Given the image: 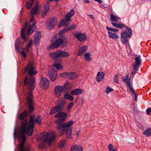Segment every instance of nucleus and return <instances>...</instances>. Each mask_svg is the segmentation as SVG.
<instances>
[{
    "mask_svg": "<svg viewBox=\"0 0 151 151\" xmlns=\"http://www.w3.org/2000/svg\"><path fill=\"white\" fill-rule=\"evenodd\" d=\"M25 71H28L29 74L31 78L29 82L28 77L27 76L25 78L24 81V85L27 87L30 86L31 87V91H33L35 87V78L33 76L36 74L37 72L35 70L33 65L31 63H30L27 66Z\"/></svg>",
    "mask_w": 151,
    "mask_h": 151,
    "instance_id": "f257e3e1",
    "label": "nucleus"
},
{
    "mask_svg": "<svg viewBox=\"0 0 151 151\" xmlns=\"http://www.w3.org/2000/svg\"><path fill=\"white\" fill-rule=\"evenodd\" d=\"M111 24L114 27L121 29L127 27V29L121 34V40L122 42L126 46L129 47L128 38H130L132 35V31L130 27L127 26L123 24H117L111 22Z\"/></svg>",
    "mask_w": 151,
    "mask_h": 151,
    "instance_id": "f03ea898",
    "label": "nucleus"
},
{
    "mask_svg": "<svg viewBox=\"0 0 151 151\" xmlns=\"http://www.w3.org/2000/svg\"><path fill=\"white\" fill-rule=\"evenodd\" d=\"M35 115H29V121L27 122V121H23L21 122V128L24 127L26 130V132L28 135L31 136L33 132L34 129L35 122Z\"/></svg>",
    "mask_w": 151,
    "mask_h": 151,
    "instance_id": "7ed1b4c3",
    "label": "nucleus"
},
{
    "mask_svg": "<svg viewBox=\"0 0 151 151\" xmlns=\"http://www.w3.org/2000/svg\"><path fill=\"white\" fill-rule=\"evenodd\" d=\"M28 27H29V28L27 30L26 33L27 35H31L34 31H35V29L36 27L35 22H34L31 25H30L28 22H25L24 27L22 28L20 34L21 38L25 41H27V40L26 37L25 32Z\"/></svg>",
    "mask_w": 151,
    "mask_h": 151,
    "instance_id": "20e7f679",
    "label": "nucleus"
},
{
    "mask_svg": "<svg viewBox=\"0 0 151 151\" xmlns=\"http://www.w3.org/2000/svg\"><path fill=\"white\" fill-rule=\"evenodd\" d=\"M55 134H49L46 132L41 133L36 137L37 141L45 142L50 145L51 142L55 139Z\"/></svg>",
    "mask_w": 151,
    "mask_h": 151,
    "instance_id": "39448f33",
    "label": "nucleus"
},
{
    "mask_svg": "<svg viewBox=\"0 0 151 151\" xmlns=\"http://www.w3.org/2000/svg\"><path fill=\"white\" fill-rule=\"evenodd\" d=\"M26 130L24 129V127L21 128L20 130L18 132V138L19 139H22L20 144L19 151H30V148L27 146L24 147V145L25 142L26 137L25 136V132Z\"/></svg>",
    "mask_w": 151,
    "mask_h": 151,
    "instance_id": "423d86ee",
    "label": "nucleus"
},
{
    "mask_svg": "<svg viewBox=\"0 0 151 151\" xmlns=\"http://www.w3.org/2000/svg\"><path fill=\"white\" fill-rule=\"evenodd\" d=\"M64 43L67 44V41L65 36L63 35L60 36L59 38L57 39L51 45L48 47V49L51 50L58 48L63 45Z\"/></svg>",
    "mask_w": 151,
    "mask_h": 151,
    "instance_id": "0eeeda50",
    "label": "nucleus"
},
{
    "mask_svg": "<svg viewBox=\"0 0 151 151\" xmlns=\"http://www.w3.org/2000/svg\"><path fill=\"white\" fill-rule=\"evenodd\" d=\"M65 119V118H61L55 121V123L57 124V128L58 130H60L62 128L71 127L73 124V122L72 120L63 123Z\"/></svg>",
    "mask_w": 151,
    "mask_h": 151,
    "instance_id": "6e6552de",
    "label": "nucleus"
},
{
    "mask_svg": "<svg viewBox=\"0 0 151 151\" xmlns=\"http://www.w3.org/2000/svg\"><path fill=\"white\" fill-rule=\"evenodd\" d=\"M49 56L54 60H56L58 58L68 57L69 54L64 51L58 50L55 52L50 53Z\"/></svg>",
    "mask_w": 151,
    "mask_h": 151,
    "instance_id": "1a4fd4ad",
    "label": "nucleus"
},
{
    "mask_svg": "<svg viewBox=\"0 0 151 151\" xmlns=\"http://www.w3.org/2000/svg\"><path fill=\"white\" fill-rule=\"evenodd\" d=\"M69 89V85L68 84L64 85L63 86H58L54 89L55 94L57 98H59L61 96L62 92L63 91L65 90L67 91Z\"/></svg>",
    "mask_w": 151,
    "mask_h": 151,
    "instance_id": "9d476101",
    "label": "nucleus"
},
{
    "mask_svg": "<svg viewBox=\"0 0 151 151\" xmlns=\"http://www.w3.org/2000/svg\"><path fill=\"white\" fill-rule=\"evenodd\" d=\"M135 63L132 65V66L134 70V71L132 72V75H134L137 73L138 70V67L140 66L141 63V59L140 55H135Z\"/></svg>",
    "mask_w": 151,
    "mask_h": 151,
    "instance_id": "9b49d317",
    "label": "nucleus"
},
{
    "mask_svg": "<svg viewBox=\"0 0 151 151\" xmlns=\"http://www.w3.org/2000/svg\"><path fill=\"white\" fill-rule=\"evenodd\" d=\"M58 23L57 19L53 17L50 18L46 23V27L49 30L53 29Z\"/></svg>",
    "mask_w": 151,
    "mask_h": 151,
    "instance_id": "f8f14e48",
    "label": "nucleus"
},
{
    "mask_svg": "<svg viewBox=\"0 0 151 151\" xmlns=\"http://www.w3.org/2000/svg\"><path fill=\"white\" fill-rule=\"evenodd\" d=\"M71 127L63 128L61 131V134H63L66 132V137L67 139H72L71 137L72 129Z\"/></svg>",
    "mask_w": 151,
    "mask_h": 151,
    "instance_id": "ddd939ff",
    "label": "nucleus"
},
{
    "mask_svg": "<svg viewBox=\"0 0 151 151\" xmlns=\"http://www.w3.org/2000/svg\"><path fill=\"white\" fill-rule=\"evenodd\" d=\"M74 37L76 38L78 40L81 42H84L87 40L86 35L85 33L77 32L73 34Z\"/></svg>",
    "mask_w": 151,
    "mask_h": 151,
    "instance_id": "4468645a",
    "label": "nucleus"
},
{
    "mask_svg": "<svg viewBox=\"0 0 151 151\" xmlns=\"http://www.w3.org/2000/svg\"><path fill=\"white\" fill-rule=\"evenodd\" d=\"M40 84L42 89H47L49 86L50 82L48 79L42 77L40 80Z\"/></svg>",
    "mask_w": 151,
    "mask_h": 151,
    "instance_id": "2eb2a0df",
    "label": "nucleus"
},
{
    "mask_svg": "<svg viewBox=\"0 0 151 151\" xmlns=\"http://www.w3.org/2000/svg\"><path fill=\"white\" fill-rule=\"evenodd\" d=\"M49 77L50 80L54 81L56 79L57 75V72L54 68H51L49 72Z\"/></svg>",
    "mask_w": 151,
    "mask_h": 151,
    "instance_id": "dca6fc26",
    "label": "nucleus"
},
{
    "mask_svg": "<svg viewBox=\"0 0 151 151\" xmlns=\"http://www.w3.org/2000/svg\"><path fill=\"white\" fill-rule=\"evenodd\" d=\"M75 11L74 9H71L66 15L65 17V21L68 22L70 20L71 17L74 14Z\"/></svg>",
    "mask_w": 151,
    "mask_h": 151,
    "instance_id": "f3484780",
    "label": "nucleus"
},
{
    "mask_svg": "<svg viewBox=\"0 0 151 151\" xmlns=\"http://www.w3.org/2000/svg\"><path fill=\"white\" fill-rule=\"evenodd\" d=\"M41 37V33L39 31L35 34L34 38V45H38L39 44Z\"/></svg>",
    "mask_w": 151,
    "mask_h": 151,
    "instance_id": "a211bd4d",
    "label": "nucleus"
},
{
    "mask_svg": "<svg viewBox=\"0 0 151 151\" xmlns=\"http://www.w3.org/2000/svg\"><path fill=\"white\" fill-rule=\"evenodd\" d=\"M21 38L19 37L16 40L15 43V47L17 52H20L19 47L21 45Z\"/></svg>",
    "mask_w": 151,
    "mask_h": 151,
    "instance_id": "6ab92c4d",
    "label": "nucleus"
},
{
    "mask_svg": "<svg viewBox=\"0 0 151 151\" xmlns=\"http://www.w3.org/2000/svg\"><path fill=\"white\" fill-rule=\"evenodd\" d=\"M83 149L82 146L76 145L72 146L70 148L71 151H82Z\"/></svg>",
    "mask_w": 151,
    "mask_h": 151,
    "instance_id": "aec40b11",
    "label": "nucleus"
},
{
    "mask_svg": "<svg viewBox=\"0 0 151 151\" xmlns=\"http://www.w3.org/2000/svg\"><path fill=\"white\" fill-rule=\"evenodd\" d=\"M104 72H98L96 76V81L98 82H100L101 81V79H103L104 78Z\"/></svg>",
    "mask_w": 151,
    "mask_h": 151,
    "instance_id": "412c9836",
    "label": "nucleus"
},
{
    "mask_svg": "<svg viewBox=\"0 0 151 151\" xmlns=\"http://www.w3.org/2000/svg\"><path fill=\"white\" fill-rule=\"evenodd\" d=\"M87 47L86 46H81L78 52V55L80 56L82 55L87 50Z\"/></svg>",
    "mask_w": 151,
    "mask_h": 151,
    "instance_id": "4be33fe9",
    "label": "nucleus"
},
{
    "mask_svg": "<svg viewBox=\"0 0 151 151\" xmlns=\"http://www.w3.org/2000/svg\"><path fill=\"white\" fill-rule=\"evenodd\" d=\"M108 33L109 38H112L114 40H116L119 39V36L117 34L109 31H108Z\"/></svg>",
    "mask_w": 151,
    "mask_h": 151,
    "instance_id": "5701e85b",
    "label": "nucleus"
},
{
    "mask_svg": "<svg viewBox=\"0 0 151 151\" xmlns=\"http://www.w3.org/2000/svg\"><path fill=\"white\" fill-rule=\"evenodd\" d=\"M125 84L127 86L129 87V90L131 91L133 94H134V95L135 94H136L132 87V84L129 82V79L127 80L125 82Z\"/></svg>",
    "mask_w": 151,
    "mask_h": 151,
    "instance_id": "b1692460",
    "label": "nucleus"
},
{
    "mask_svg": "<svg viewBox=\"0 0 151 151\" xmlns=\"http://www.w3.org/2000/svg\"><path fill=\"white\" fill-rule=\"evenodd\" d=\"M67 116V114L65 113L63 111H59L55 115L54 117L56 118L61 117L66 118Z\"/></svg>",
    "mask_w": 151,
    "mask_h": 151,
    "instance_id": "393cba45",
    "label": "nucleus"
},
{
    "mask_svg": "<svg viewBox=\"0 0 151 151\" xmlns=\"http://www.w3.org/2000/svg\"><path fill=\"white\" fill-rule=\"evenodd\" d=\"M83 92L82 89L77 88L72 91L71 92V94L73 95H78L82 94Z\"/></svg>",
    "mask_w": 151,
    "mask_h": 151,
    "instance_id": "a878e982",
    "label": "nucleus"
},
{
    "mask_svg": "<svg viewBox=\"0 0 151 151\" xmlns=\"http://www.w3.org/2000/svg\"><path fill=\"white\" fill-rule=\"evenodd\" d=\"M66 104V102L64 99L60 100L59 101L58 105H56L58 109H59L61 110L62 109Z\"/></svg>",
    "mask_w": 151,
    "mask_h": 151,
    "instance_id": "bb28decb",
    "label": "nucleus"
},
{
    "mask_svg": "<svg viewBox=\"0 0 151 151\" xmlns=\"http://www.w3.org/2000/svg\"><path fill=\"white\" fill-rule=\"evenodd\" d=\"M61 110L58 109L57 106L52 107L50 112V115H53L57 112L60 111Z\"/></svg>",
    "mask_w": 151,
    "mask_h": 151,
    "instance_id": "cd10ccee",
    "label": "nucleus"
},
{
    "mask_svg": "<svg viewBox=\"0 0 151 151\" xmlns=\"http://www.w3.org/2000/svg\"><path fill=\"white\" fill-rule=\"evenodd\" d=\"M28 114V111H27L25 110L24 112L21 113L19 116V118L22 120H24V119L26 118Z\"/></svg>",
    "mask_w": 151,
    "mask_h": 151,
    "instance_id": "c85d7f7f",
    "label": "nucleus"
},
{
    "mask_svg": "<svg viewBox=\"0 0 151 151\" xmlns=\"http://www.w3.org/2000/svg\"><path fill=\"white\" fill-rule=\"evenodd\" d=\"M110 19L111 22H116L118 21L119 19H120V18L112 14L110 15Z\"/></svg>",
    "mask_w": 151,
    "mask_h": 151,
    "instance_id": "c756f323",
    "label": "nucleus"
},
{
    "mask_svg": "<svg viewBox=\"0 0 151 151\" xmlns=\"http://www.w3.org/2000/svg\"><path fill=\"white\" fill-rule=\"evenodd\" d=\"M42 119V116L41 115H38L35 119V122H36L38 125L41 124Z\"/></svg>",
    "mask_w": 151,
    "mask_h": 151,
    "instance_id": "7c9ffc66",
    "label": "nucleus"
},
{
    "mask_svg": "<svg viewBox=\"0 0 151 151\" xmlns=\"http://www.w3.org/2000/svg\"><path fill=\"white\" fill-rule=\"evenodd\" d=\"M38 6H36L33 7L31 10V13L32 15H34L38 13Z\"/></svg>",
    "mask_w": 151,
    "mask_h": 151,
    "instance_id": "2f4dec72",
    "label": "nucleus"
},
{
    "mask_svg": "<svg viewBox=\"0 0 151 151\" xmlns=\"http://www.w3.org/2000/svg\"><path fill=\"white\" fill-rule=\"evenodd\" d=\"M77 77V75L74 72H70L68 75V78L69 79H74Z\"/></svg>",
    "mask_w": 151,
    "mask_h": 151,
    "instance_id": "473e14b6",
    "label": "nucleus"
},
{
    "mask_svg": "<svg viewBox=\"0 0 151 151\" xmlns=\"http://www.w3.org/2000/svg\"><path fill=\"white\" fill-rule=\"evenodd\" d=\"M144 135L147 137H149L151 136V128H148L146 129L143 132Z\"/></svg>",
    "mask_w": 151,
    "mask_h": 151,
    "instance_id": "72a5a7b5",
    "label": "nucleus"
},
{
    "mask_svg": "<svg viewBox=\"0 0 151 151\" xmlns=\"http://www.w3.org/2000/svg\"><path fill=\"white\" fill-rule=\"evenodd\" d=\"M28 108L29 109V113L31 114L33 113L34 109V107L33 106V103H31V102L30 103H29Z\"/></svg>",
    "mask_w": 151,
    "mask_h": 151,
    "instance_id": "f704fd0d",
    "label": "nucleus"
},
{
    "mask_svg": "<svg viewBox=\"0 0 151 151\" xmlns=\"http://www.w3.org/2000/svg\"><path fill=\"white\" fill-rule=\"evenodd\" d=\"M32 98L33 95L32 94V92L31 91H30L28 93L27 98V101L29 103H30L31 102V103H33L32 100Z\"/></svg>",
    "mask_w": 151,
    "mask_h": 151,
    "instance_id": "c9c22d12",
    "label": "nucleus"
},
{
    "mask_svg": "<svg viewBox=\"0 0 151 151\" xmlns=\"http://www.w3.org/2000/svg\"><path fill=\"white\" fill-rule=\"evenodd\" d=\"M64 98L65 99H68L70 101H72L73 99V96L68 93L65 94L64 96Z\"/></svg>",
    "mask_w": 151,
    "mask_h": 151,
    "instance_id": "e433bc0d",
    "label": "nucleus"
},
{
    "mask_svg": "<svg viewBox=\"0 0 151 151\" xmlns=\"http://www.w3.org/2000/svg\"><path fill=\"white\" fill-rule=\"evenodd\" d=\"M45 142H42L39 143L38 145V148L40 149H43L44 148H45L46 143Z\"/></svg>",
    "mask_w": 151,
    "mask_h": 151,
    "instance_id": "4c0bfd02",
    "label": "nucleus"
},
{
    "mask_svg": "<svg viewBox=\"0 0 151 151\" xmlns=\"http://www.w3.org/2000/svg\"><path fill=\"white\" fill-rule=\"evenodd\" d=\"M50 8V5L49 2H47L44 6L43 9L48 12Z\"/></svg>",
    "mask_w": 151,
    "mask_h": 151,
    "instance_id": "58836bf2",
    "label": "nucleus"
},
{
    "mask_svg": "<svg viewBox=\"0 0 151 151\" xmlns=\"http://www.w3.org/2000/svg\"><path fill=\"white\" fill-rule=\"evenodd\" d=\"M68 31V30L67 28H66L59 32L58 33V34L60 36H61V35H64L63 34Z\"/></svg>",
    "mask_w": 151,
    "mask_h": 151,
    "instance_id": "ea45409f",
    "label": "nucleus"
},
{
    "mask_svg": "<svg viewBox=\"0 0 151 151\" xmlns=\"http://www.w3.org/2000/svg\"><path fill=\"white\" fill-rule=\"evenodd\" d=\"M32 40H31L29 42L28 44L26 46L25 48V50L27 52H28L30 46L32 45Z\"/></svg>",
    "mask_w": 151,
    "mask_h": 151,
    "instance_id": "a19ab883",
    "label": "nucleus"
},
{
    "mask_svg": "<svg viewBox=\"0 0 151 151\" xmlns=\"http://www.w3.org/2000/svg\"><path fill=\"white\" fill-rule=\"evenodd\" d=\"M106 28L108 30L114 32H118L119 31L118 29L115 28L109 27H106Z\"/></svg>",
    "mask_w": 151,
    "mask_h": 151,
    "instance_id": "79ce46f5",
    "label": "nucleus"
},
{
    "mask_svg": "<svg viewBox=\"0 0 151 151\" xmlns=\"http://www.w3.org/2000/svg\"><path fill=\"white\" fill-rule=\"evenodd\" d=\"M90 53H86L84 55V58L87 61H89L91 60V58L90 56Z\"/></svg>",
    "mask_w": 151,
    "mask_h": 151,
    "instance_id": "37998d69",
    "label": "nucleus"
},
{
    "mask_svg": "<svg viewBox=\"0 0 151 151\" xmlns=\"http://www.w3.org/2000/svg\"><path fill=\"white\" fill-rule=\"evenodd\" d=\"M69 74V72H65L63 73H60V77L63 78H68V75Z\"/></svg>",
    "mask_w": 151,
    "mask_h": 151,
    "instance_id": "c03bdc74",
    "label": "nucleus"
},
{
    "mask_svg": "<svg viewBox=\"0 0 151 151\" xmlns=\"http://www.w3.org/2000/svg\"><path fill=\"white\" fill-rule=\"evenodd\" d=\"M54 66L55 67L56 69L59 70H61L62 69L63 67L62 66V65L60 64H54Z\"/></svg>",
    "mask_w": 151,
    "mask_h": 151,
    "instance_id": "a18cd8bd",
    "label": "nucleus"
},
{
    "mask_svg": "<svg viewBox=\"0 0 151 151\" xmlns=\"http://www.w3.org/2000/svg\"><path fill=\"white\" fill-rule=\"evenodd\" d=\"M33 4V2L31 3V2L29 1L27 2L26 4L27 9H30L32 7Z\"/></svg>",
    "mask_w": 151,
    "mask_h": 151,
    "instance_id": "49530a36",
    "label": "nucleus"
},
{
    "mask_svg": "<svg viewBox=\"0 0 151 151\" xmlns=\"http://www.w3.org/2000/svg\"><path fill=\"white\" fill-rule=\"evenodd\" d=\"M74 104V103L73 102H70L68 105L67 106V110L69 111L70 109L71 108Z\"/></svg>",
    "mask_w": 151,
    "mask_h": 151,
    "instance_id": "de8ad7c7",
    "label": "nucleus"
},
{
    "mask_svg": "<svg viewBox=\"0 0 151 151\" xmlns=\"http://www.w3.org/2000/svg\"><path fill=\"white\" fill-rule=\"evenodd\" d=\"M113 81L118 84L119 83L118 76L117 74H115L113 78Z\"/></svg>",
    "mask_w": 151,
    "mask_h": 151,
    "instance_id": "09e8293b",
    "label": "nucleus"
},
{
    "mask_svg": "<svg viewBox=\"0 0 151 151\" xmlns=\"http://www.w3.org/2000/svg\"><path fill=\"white\" fill-rule=\"evenodd\" d=\"M108 147L109 148V151H115L113 146L111 144L109 145Z\"/></svg>",
    "mask_w": 151,
    "mask_h": 151,
    "instance_id": "8fccbe9b",
    "label": "nucleus"
},
{
    "mask_svg": "<svg viewBox=\"0 0 151 151\" xmlns=\"http://www.w3.org/2000/svg\"><path fill=\"white\" fill-rule=\"evenodd\" d=\"M113 89L112 88H111L109 87H107L106 89L105 92L107 93L113 91Z\"/></svg>",
    "mask_w": 151,
    "mask_h": 151,
    "instance_id": "3c124183",
    "label": "nucleus"
},
{
    "mask_svg": "<svg viewBox=\"0 0 151 151\" xmlns=\"http://www.w3.org/2000/svg\"><path fill=\"white\" fill-rule=\"evenodd\" d=\"M66 22L65 21V20H64V19H62L60 22V24H61L62 26H63L65 27L66 26L68 25L66 23Z\"/></svg>",
    "mask_w": 151,
    "mask_h": 151,
    "instance_id": "603ef678",
    "label": "nucleus"
},
{
    "mask_svg": "<svg viewBox=\"0 0 151 151\" xmlns=\"http://www.w3.org/2000/svg\"><path fill=\"white\" fill-rule=\"evenodd\" d=\"M65 140L62 141L59 144V147L60 148L63 147L65 145Z\"/></svg>",
    "mask_w": 151,
    "mask_h": 151,
    "instance_id": "864d4df0",
    "label": "nucleus"
},
{
    "mask_svg": "<svg viewBox=\"0 0 151 151\" xmlns=\"http://www.w3.org/2000/svg\"><path fill=\"white\" fill-rule=\"evenodd\" d=\"M76 27V25L75 24H73L70 27H67L68 31L72 30L75 29Z\"/></svg>",
    "mask_w": 151,
    "mask_h": 151,
    "instance_id": "5fc2aeb1",
    "label": "nucleus"
},
{
    "mask_svg": "<svg viewBox=\"0 0 151 151\" xmlns=\"http://www.w3.org/2000/svg\"><path fill=\"white\" fill-rule=\"evenodd\" d=\"M128 77H129V76L128 75H127L125 76V78H124V77H122V78L123 79V80H122L123 82H125L126 81H127V80H128L129 79V81H130V79L129 78V79H128Z\"/></svg>",
    "mask_w": 151,
    "mask_h": 151,
    "instance_id": "6e6d98bb",
    "label": "nucleus"
},
{
    "mask_svg": "<svg viewBox=\"0 0 151 151\" xmlns=\"http://www.w3.org/2000/svg\"><path fill=\"white\" fill-rule=\"evenodd\" d=\"M47 11H46L44 9H43L42 14V17H45L47 14Z\"/></svg>",
    "mask_w": 151,
    "mask_h": 151,
    "instance_id": "4d7b16f0",
    "label": "nucleus"
},
{
    "mask_svg": "<svg viewBox=\"0 0 151 151\" xmlns=\"http://www.w3.org/2000/svg\"><path fill=\"white\" fill-rule=\"evenodd\" d=\"M18 52L21 53L22 54L24 58H26V53L23 51H21L20 50V52Z\"/></svg>",
    "mask_w": 151,
    "mask_h": 151,
    "instance_id": "13d9d810",
    "label": "nucleus"
},
{
    "mask_svg": "<svg viewBox=\"0 0 151 151\" xmlns=\"http://www.w3.org/2000/svg\"><path fill=\"white\" fill-rule=\"evenodd\" d=\"M146 112L147 115H149L150 113V112H151V108H149L147 109L146 110Z\"/></svg>",
    "mask_w": 151,
    "mask_h": 151,
    "instance_id": "bf43d9fd",
    "label": "nucleus"
},
{
    "mask_svg": "<svg viewBox=\"0 0 151 151\" xmlns=\"http://www.w3.org/2000/svg\"><path fill=\"white\" fill-rule=\"evenodd\" d=\"M14 138H15L16 137V127H15L14 129V132L13 133Z\"/></svg>",
    "mask_w": 151,
    "mask_h": 151,
    "instance_id": "052dcab7",
    "label": "nucleus"
},
{
    "mask_svg": "<svg viewBox=\"0 0 151 151\" xmlns=\"http://www.w3.org/2000/svg\"><path fill=\"white\" fill-rule=\"evenodd\" d=\"M137 96H138L137 95V94H135L134 95V97H135L134 100L136 101H137Z\"/></svg>",
    "mask_w": 151,
    "mask_h": 151,
    "instance_id": "680f3d73",
    "label": "nucleus"
},
{
    "mask_svg": "<svg viewBox=\"0 0 151 151\" xmlns=\"http://www.w3.org/2000/svg\"><path fill=\"white\" fill-rule=\"evenodd\" d=\"M87 15H88V16L90 17L91 19H94V17L93 16V15H89V14H88Z\"/></svg>",
    "mask_w": 151,
    "mask_h": 151,
    "instance_id": "e2e57ef3",
    "label": "nucleus"
},
{
    "mask_svg": "<svg viewBox=\"0 0 151 151\" xmlns=\"http://www.w3.org/2000/svg\"><path fill=\"white\" fill-rule=\"evenodd\" d=\"M34 20V17H32L30 19V22H32Z\"/></svg>",
    "mask_w": 151,
    "mask_h": 151,
    "instance_id": "0e129e2a",
    "label": "nucleus"
},
{
    "mask_svg": "<svg viewBox=\"0 0 151 151\" xmlns=\"http://www.w3.org/2000/svg\"><path fill=\"white\" fill-rule=\"evenodd\" d=\"M83 1L84 3H89V0H83Z\"/></svg>",
    "mask_w": 151,
    "mask_h": 151,
    "instance_id": "69168bd1",
    "label": "nucleus"
},
{
    "mask_svg": "<svg viewBox=\"0 0 151 151\" xmlns=\"http://www.w3.org/2000/svg\"><path fill=\"white\" fill-rule=\"evenodd\" d=\"M62 26V25L61 24H60V22L58 26V28H60Z\"/></svg>",
    "mask_w": 151,
    "mask_h": 151,
    "instance_id": "338daca9",
    "label": "nucleus"
},
{
    "mask_svg": "<svg viewBox=\"0 0 151 151\" xmlns=\"http://www.w3.org/2000/svg\"><path fill=\"white\" fill-rule=\"evenodd\" d=\"M80 132V131L79 130L76 133V135L77 136H79V133Z\"/></svg>",
    "mask_w": 151,
    "mask_h": 151,
    "instance_id": "774afa93",
    "label": "nucleus"
}]
</instances>
